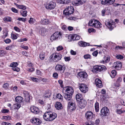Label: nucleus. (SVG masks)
Segmentation results:
<instances>
[{
  "label": "nucleus",
  "instance_id": "29",
  "mask_svg": "<svg viewBox=\"0 0 125 125\" xmlns=\"http://www.w3.org/2000/svg\"><path fill=\"white\" fill-rule=\"evenodd\" d=\"M22 98L20 96H18L15 98L16 101L19 103H21L22 102Z\"/></svg>",
  "mask_w": 125,
  "mask_h": 125
},
{
  "label": "nucleus",
  "instance_id": "59",
  "mask_svg": "<svg viewBox=\"0 0 125 125\" xmlns=\"http://www.w3.org/2000/svg\"><path fill=\"white\" fill-rule=\"evenodd\" d=\"M98 54V52L97 51H96L92 53L93 56L95 57H96L97 56Z\"/></svg>",
  "mask_w": 125,
  "mask_h": 125
},
{
  "label": "nucleus",
  "instance_id": "26",
  "mask_svg": "<svg viewBox=\"0 0 125 125\" xmlns=\"http://www.w3.org/2000/svg\"><path fill=\"white\" fill-rule=\"evenodd\" d=\"M55 107L56 109L58 110L62 108V104L59 102H57L56 103Z\"/></svg>",
  "mask_w": 125,
  "mask_h": 125
},
{
  "label": "nucleus",
  "instance_id": "34",
  "mask_svg": "<svg viewBox=\"0 0 125 125\" xmlns=\"http://www.w3.org/2000/svg\"><path fill=\"white\" fill-rule=\"evenodd\" d=\"M16 6L19 9H22L23 10H25L26 9V7L23 5H19L16 4Z\"/></svg>",
  "mask_w": 125,
  "mask_h": 125
},
{
  "label": "nucleus",
  "instance_id": "45",
  "mask_svg": "<svg viewBox=\"0 0 125 125\" xmlns=\"http://www.w3.org/2000/svg\"><path fill=\"white\" fill-rule=\"evenodd\" d=\"M11 37L13 39L15 40L17 38V36L16 35L12 33L11 35Z\"/></svg>",
  "mask_w": 125,
  "mask_h": 125
},
{
  "label": "nucleus",
  "instance_id": "3",
  "mask_svg": "<svg viewBox=\"0 0 125 125\" xmlns=\"http://www.w3.org/2000/svg\"><path fill=\"white\" fill-rule=\"evenodd\" d=\"M101 24L100 22L96 20H91L89 22L88 25L93 27L97 28L101 27Z\"/></svg>",
  "mask_w": 125,
  "mask_h": 125
},
{
  "label": "nucleus",
  "instance_id": "27",
  "mask_svg": "<svg viewBox=\"0 0 125 125\" xmlns=\"http://www.w3.org/2000/svg\"><path fill=\"white\" fill-rule=\"evenodd\" d=\"M71 39L73 40H77L80 39V36L76 35H72L71 36Z\"/></svg>",
  "mask_w": 125,
  "mask_h": 125
},
{
  "label": "nucleus",
  "instance_id": "7",
  "mask_svg": "<svg viewBox=\"0 0 125 125\" xmlns=\"http://www.w3.org/2000/svg\"><path fill=\"white\" fill-rule=\"evenodd\" d=\"M74 11L73 7L72 6H70L64 10L63 13L66 16H69L73 13Z\"/></svg>",
  "mask_w": 125,
  "mask_h": 125
},
{
  "label": "nucleus",
  "instance_id": "63",
  "mask_svg": "<svg viewBox=\"0 0 125 125\" xmlns=\"http://www.w3.org/2000/svg\"><path fill=\"white\" fill-rule=\"evenodd\" d=\"M14 29L16 31L18 32H20L21 31L20 29L17 27H14Z\"/></svg>",
  "mask_w": 125,
  "mask_h": 125
},
{
  "label": "nucleus",
  "instance_id": "24",
  "mask_svg": "<svg viewBox=\"0 0 125 125\" xmlns=\"http://www.w3.org/2000/svg\"><path fill=\"white\" fill-rule=\"evenodd\" d=\"M31 112L37 114L39 112V109L37 107L35 106H32L31 107Z\"/></svg>",
  "mask_w": 125,
  "mask_h": 125
},
{
  "label": "nucleus",
  "instance_id": "16",
  "mask_svg": "<svg viewBox=\"0 0 125 125\" xmlns=\"http://www.w3.org/2000/svg\"><path fill=\"white\" fill-rule=\"evenodd\" d=\"M56 6V4L52 1L47 4L45 7L47 9L52 10L54 9Z\"/></svg>",
  "mask_w": 125,
  "mask_h": 125
},
{
  "label": "nucleus",
  "instance_id": "35",
  "mask_svg": "<svg viewBox=\"0 0 125 125\" xmlns=\"http://www.w3.org/2000/svg\"><path fill=\"white\" fill-rule=\"evenodd\" d=\"M20 12L23 16L25 17L27 15V11L26 10H21L20 11Z\"/></svg>",
  "mask_w": 125,
  "mask_h": 125
},
{
  "label": "nucleus",
  "instance_id": "55",
  "mask_svg": "<svg viewBox=\"0 0 125 125\" xmlns=\"http://www.w3.org/2000/svg\"><path fill=\"white\" fill-rule=\"evenodd\" d=\"M88 32L89 33H90L92 32H95V30L93 28H90L88 29Z\"/></svg>",
  "mask_w": 125,
  "mask_h": 125
},
{
  "label": "nucleus",
  "instance_id": "40",
  "mask_svg": "<svg viewBox=\"0 0 125 125\" xmlns=\"http://www.w3.org/2000/svg\"><path fill=\"white\" fill-rule=\"evenodd\" d=\"M83 58L85 59H91V55L89 54L84 55L83 56Z\"/></svg>",
  "mask_w": 125,
  "mask_h": 125
},
{
  "label": "nucleus",
  "instance_id": "19",
  "mask_svg": "<svg viewBox=\"0 0 125 125\" xmlns=\"http://www.w3.org/2000/svg\"><path fill=\"white\" fill-rule=\"evenodd\" d=\"M95 83L97 87L101 88L102 87V82L100 79L98 78L96 79L95 80Z\"/></svg>",
  "mask_w": 125,
  "mask_h": 125
},
{
  "label": "nucleus",
  "instance_id": "4",
  "mask_svg": "<svg viewBox=\"0 0 125 125\" xmlns=\"http://www.w3.org/2000/svg\"><path fill=\"white\" fill-rule=\"evenodd\" d=\"M62 35L61 32L59 31H56L51 36L50 39L51 41H52L53 40L60 39L62 38Z\"/></svg>",
  "mask_w": 125,
  "mask_h": 125
},
{
  "label": "nucleus",
  "instance_id": "20",
  "mask_svg": "<svg viewBox=\"0 0 125 125\" xmlns=\"http://www.w3.org/2000/svg\"><path fill=\"white\" fill-rule=\"evenodd\" d=\"M23 93L26 101L27 102H28L30 99V96L28 92L25 91H23Z\"/></svg>",
  "mask_w": 125,
  "mask_h": 125
},
{
  "label": "nucleus",
  "instance_id": "36",
  "mask_svg": "<svg viewBox=\"0 0 125 125\" xmlns=\"http://www.w3.org/2000/svg\"><path fill=\"white\" fill-rule=\"evenodd\" d=\"M51 94L50 92L48 91H47L46 92L44 96L45 97L49 98L50 97Z\"/></svg>",
  "mask_w": 125,
  "mask_h": 125
},
{
  "label": "nucleus",
  "instance_id": "23",
  "mask_svg": "<svg viewBox=\"0 0 125 125\" xmlns=\"http://www.w3.org/2000/svg\"><path fill=\"white\" fill-rule=\"evenodd\" d=\"M73 5L78 6L82 4L83 3L81 0H75L72 2Z\"/></svg>",
  "mask_w": 125,
  "mask_h": 125
},
{
  "label": "nucleus",
  "instance_id": "31",
  "mask_svg": "<svg viewBox=\"0 0 125 125\" xmlns=\"http://www.w3.org/2000/svg\"><path fill=\"white\" fill-rule=\"evenodd\" d=\"M39 32L42 35H43L46 31V29L44 28H41L39 30Z\"/></svg>",
  "mask_w": 125,
  "mask_h": 125
},
{
  "label": "nucleus",
  "instance_id": "18",
  "mask_svg": "<svg viewBox=\"0 0 125 125\" xmlns=\"http://www.w3.org/2000/svg\"><path fill=\"white\" fill-rule=\"evenodd\" d=\"M114 65L115 66V68L118 70L120 69L122 66V64L121 62L117 61L114 62Z\"/></svg>",
  "mask_w": 125,
  "mask_h": 125
},
{
  "label": "nucleus",
  "instance_id": "2",
  "mask_svg": "<svg viewBox=\"0 0 125 125\" xmlns=\"http://www.w3.org/2000/svg\"><path fill=\"white\" fill-rule=\"evenodd\" d=\"M62 57V55L60 53H53L49 57V61L51 62H57L61 60Z\"/></svg>",
  "mask_w": 125,
  "mask_h": 125
},
{
  "label": "nucleus",
  "instance_id": "41",
  "mask_svg": "<svg viewBox=\"0 0 125 125\" xmlns=\"http://www.w3.org/2000/svg\"><path fill=\"white\" fill-rule=\"evenodd\" d=\"M104 60H103V62L104 63L108 62L109 60L110 59L108 57H104Z\"/></svg>",
  "mask_w": 125,
  "mask_h": 125
},
{
  "label": "nucleus",
  "instance_id": "9",
  "mask_svg": "<svg viewBox=\"0 0 125 125\" xmlns=\"http://www.w3.org/2000/svg\"><path fill=\"white\" fill-rule=\"evenodd\" d=\"M85 115L86 119L88 121L94 119L95 116L93 113L90 111H87Z\"/></svg>",
  "mask_w": 125,
  "mask_h": 125
},
{
  "label": "nucleus",
  "instance_id": "37",
  "mask_svg": "<svg viewBox=\"0 0 125 125\" xmlns=\"http://www.w3.org/2000/svg\"><path fill=\"white\" fill-rule=\"evenodd\" d=\"M95 111L96 112H98L99 110V103L98 102L95 103Z\"/></svg>",
  "mask_w": 125,
  "mask_h": 125
},
{
  "label": "nucleus",
  "instance_id": "13",
  "mask_svg": "<svg viewBox=\"0 0 125 125\" xmlns=\"http://www.w3.org/2000/svg\"><path fill=\"white\" fill-rule=\"evenodd\" d=\"M105 24L106 26L111 30H112L115 27V24L114 21H110L106 22Z\"/></svg>",
  "mask_w": 125,
  "mask_h": 125
},
{
  "label": "nucleus",
  "instance_id": "61",
  "mask_svg": "<svg viewBox=\"0 0 125 125\" xmlns=\"http://www.w3.org/2000/svg\"><path fill=\"white\" fill-rule=\"evenodd\" d=\"M71 1L70 0H63V4H68Z\"/></svg>",
  "mask_w": 125,
  "mask_h": 125
},
{
  "label": "nucleus",
  "instance_id": "54",
  "mask_svg": "<svg viewBox=\"0 0 125 125\" xmlns=\"http://www.w3.org/2000/svg\"><path fill=\"white\" fill-rule=\"evenodd\" d=\"M63 49V47L61 46H58L57 48V50L58 51H60Z\"/></svg>",
  "mask_w": 125,
  "mask_h": 125
},
{
  "label": "nucleus",
  "instance_id": "25",
  "mask_svg": "<svg viewBox=\"0 0 125 125\" xmlns=\"http://www.w3.org/2000/svg\"><path fill=\"white\" fill-rule=\"evenodd\" d=\"M79 45L81 47H85L87 46H89L90 44L88 43H86L83 41L80 42H78Z\"/></svg>",
  "mask_w": 125,
  "mask_h": 125
},
{
  "label": "nucleus",
  "instance_id": "60",
  "mask_svg": "<svg viewBox=\"0 0 125 125\" xmlns=\"http://www.w3.org/2000/svg\"><path fill=\"white\" fill-rule=\"evenodd\" d=\"M34 68L32 67L30 68H29L27 70V71L29 72H31L34 71Z\"/></svg>",
  "mask_w": 125,
  "mask_h": 125
},
{
  "label": "nucleus",
  "instance_id": "12",
  "mask_svg": "<svg viewBox=\"0 0 125 125\" xmlns=\"http://www.w3.org/2000/svg\"><path fill=\"white\" fill-rule=\"evenodd\" d=\"M115 0H101V3L102 4L109 5L114 3Z\"/></svg>",
  "mask_w": 125,
  "mask_h": 125
},
{
  "label": "nucleus",
  "instance_id": "1",
  "mask_svg": "<svg viewBox=\"0 0 125 125\" xmlns=\"http://www.w3.org/2000/svg\"><path fill=\"white\" fill-rule=\"evenodd\" d=\"M57 116V115L56 113L51 112H46L43 116L44 119L46 121H48L53 120Z\"/></svg>",
  "mask_w": 125,
  "mask_h": 125
},
{
  "label": "nucleus",
  "instance_id": "57",
  "mask_svg": "<svg viewBox=\"0 0 125 125\" xmlns=\"http://www.w3.org/2000/svg\"><path fill=\"white\" fill-rule=\"evenodd\" d=\"M12 69L13 71L18 72L20 71V69L17 67L15 68H12Z\"/></svg>",
  "mask_w": 125,
  "mask_h": 125
},
{
  "label": "nucleus",
  "instance_id": "8",
  "mask_svg": "<svg viewBox=\"0 0 125 125\" xmlns=\"http://www.w3.org/2000/svg\"><path fill=\"white\" fill-rule=\"evenodd\" d=\"M79 89L83 93H85L88 91V88L86 84L84 83L79 84Z\"/></svg>",
  "mask_w": 125,
  "mask_h": 125
},
{
  "label": "nucleus",
  "instance_id": "58",
  "mask_svg": "<svg viewBox=\"0 0 125 125\" xmlns=\"http://www.w3.org/2000/svg\"><path fill=\"white\" fill-rule=\"evenodd\" d=\"M117 113L118 114H121L123 113V111L121 109H116Z\"/></svg>",
  "mask_w": 125,
  "mask_h": 125
},
{
  "label": "nucleus",
  "instance_id": "22",
  "mask_svg": "<svg viewBox=\"0 0 125 125\" xmlns=\"http://www.w3.org/2000/svg\"><path fill=\"white\" fill-rule=\"evenodd\" d=\"M72 95H71V94H64V98L67 101H72Z\"/></svg>",
  "mask_w": 125,
  "mask_h": 125
},
{
  "label": "nucleus",
  "instance_id": "17",
  "mask_svg": "<svg viewBox=\"0 0 125 125\" xmlns=\"http://www.w3.org/2000/svg\"><path fill=\"white\" fill-rule=\"evenodd\" d=\"M79 106L81 108H83L85 106L86 102V101L84 99H81L79 101Z\"/></svg>",
  "mask_w": 125,
  "mask_h": 125
},
{
  "label": "nucleus",
  "instance_id": "50",
  "mask_svg": "<svg viewBox=\"0 0 125 125\" xmlns=\"http://www.w3.org/2000/svg\"><path fill=\"white\" fill-rule=\"evenodd\" d=\"M4 42L6 43H10L11 42V40L9 39H7L4 40Z\"/></svg>",
  "mask_w": 125,
  "mask_h": 125
},
{
  "label": "nucleus",
  "instance_id": "48",
  "mask_svg": "<svg viewBox=\"0 0 125 125\" xmlns=\"http://www.w3.org/2000/svg\"><path fill=\"white\" fill-rule=\"evenodd\" d=\"M53 76L55 78L57 79L58 77V74L56 72L54 73L53 74Z\"/></svg>",
  "mask_w": 125,
  "mask_h": 125
},
{
  "label": "nucleus",
  "instance_id": "30",
  "mask_svg": "<svg viewBox=\"0 0 125 125\" xmlns=\"http://www.w3.org/2000/svg\"><path fill=\"white\" fill-rule=\"evenodd\" d=\"M21 106V105L19 104H15L12 106L13 107L14 109H18Z\"/></svg>",
  "mask_w": 125,
  "mask_h": 125
},
{
  "label": "nucleus",
  "instance_id": "10",
  "mask_svg": "<svg viewBox=\"0 0 125 125\" xmlns=\"http://www.w3.org/2000/svg\"><path fill=\"white\" fill-rule=\"evenodd\" d=\"M87 76V73L85 72H82L79 73L78 74V76L80 80L83 81L84 79L86 78Z\"/></svg>",
  "mask_w": 125,
  "mask_h": 125
},
{
  "label": "nucleus",
  "instance_id": "62",
  "mask_svg": "<svg viewBox=\"0 0 125 125\" xmlns=\"http://www.w3.org/2000/svg\"><path fill=\"white\" fill-rule=\"evenodd\" d=\"M62 29L64 30H66L67 29V27L66 25H64L62 26Z\"/></svg>",
  "mask_w": 125,
  "mask_h": 125
},
{
  "label": "nucleus",
  "instance_id": "32",
  "mask_svg": "<svg viewBox=\"0 0 125 125\" xmlns=\"http://www.w3.org/2000/svg\"><path fill=\"white\" fill-rule=\"evenodd\" d=\"M49 21L47 19H45L43 20H42L41 21V23L43 24H48Z\"/></svg>",
  "mask_w": 125,
  "mask_h": 125
},
{
  "label": "nucleus",
  "instance_id": "33",
  "mask_svg": "<svg viewBox=\"0 0 125 125\" xmlns=\"http://www.w3.org/2000/svg\"><path fill=\"white\" fill-rule=\"evenodd\" d=\"M116 74V71L115 70H113L111 72L110 76L112 78H113L115 77Z\"/></svg>",
  "mask_w": 125,
  "mask_h": 125
},
{
  "label": "nucleus",
  "instance_id": "47",
  "mask_svg": "<svg viewBox=\"0 0 125 125\" xmlns=\"http://www.w3.org/2000/svg\"><path fill=\"white\" fill-rule=\"evenodd\" d=\"M17 20L19 21H22L25 22L26 21V18H18Z\"/></svg>",
  "mask_w": 125,
  "mask_h": 125
},
{
  "label": "nucleus",
  "instance_id": "51",
  "mask_svg": "<svg viewBox=\"0 0 125 125\" xmlns=\"http://www.w3.org/2000/svg\"><path fill=\"white\" fill-rule=\"evenodd\" d=\"M9 110L7 109H3L1 110V112L3 113H5L8 112Z\"/></svg>",
  "mask_w": 125,
  "mask_h": 125
},
{
  "label": "nucleus",
  "instance_id": "11",
  "mask_svg": "<svg viewBox=\"0 0 125 125\" xmlns=\"http://www.w3.org/2000/svg\"><path fill=\"white\" fill-rule=\"evenodd\" d=\"M101 115L102 116H107L109 114V109L107 107H104L101 109Z\"/></svg>",
  "mask_w": 125,
  "mask_h": 125
},
{
  "label": "nucleus",
  "instance_id": "42",
  "mask_svg": "<svg viewBox=\"0 0 125 125\" xmlns=\"http://www.w3.org/2000/svg\"><path fill=\"white\" fill-rule=\"evenodd\" d=\"M3 20L4 21L10 22L11 21V19L10 17H7L4 18Z\"/></svg>",
  "mask_w": 125,
  "mask_h": 125
},
{
  "label": "nucleus",
  "instance_id": "38",
  "mask_svg": "<svg viewBox=\"0 0 125 125\" xmlns=\"http://www.w3.org/2000/svg\"><path fill=\"white\" fill-rule=\"evenodd\" d=\"M18 65V64L17 62H13L10 64V66L13 68L17 67Z\"/></svg>",
  "mask_w": 125,
  "mask_h": 125
},
{
  "label": "nucleus",
  "instance_id": "5",
  "mask_svg": "<svg viewBox=\"0 0 125 125\" xmlns=\"http://www.w3.org/2000/svg\"><path fill=\"white\" fill-rule=\"evenodd\" d=\"M93 68V71L96 73L106 70V67L103 65H97L94 66Z\"/></svg>",
  "mask_w": 125,
  "mask_h": 125
},
{
  "label": "nucleus",
  "instance_id": "53",
  "mask_svg": "<svg viewBox=\"0 0 125 125\" xmlns=\"http://www.w3.org/2000/svg\"><path fill=\"white\" fill-rule=\"evenodd\" d=\"M58 82L60 84V86L62 88L63 87V81L61 80H60L58 81Z\"/></svg>",
  "mask_w": 125,
  "mask_h": 125
},
{
  "label": "nucleus",
  "instance_id": "56",
  "mask_svg": "<svg viewBox=\"0 0 125 125\" xmlns=\"http://www.w3.org/2000/svg\"><path fill=\"white\" fill-rule=\"evenodd\" d=\"M11 10L13 12L16 13H17L18 12V10L14 8H11Z\"/></svg>",
  "mask_w": 125,
  "mask_h": 125
},
{
  "label": "nucleus",
  "instance_id": "28",
  "mask_svg": "<svg viewBox=\"0 0 125 125\" xmlns=\"http://www.w3.org/2000/svg\"><path fill=\"white\" fill-rule=\"evenodd\" d=\"M82 95L81 94H77L76 96V99L77 101H79L81 99H82Z\"/></svg>",
  "mask_w": 125,
  "mask_h": 125
},
{
  "label": "nucleus",
  "instance_id": "15",
  "mask_svg": "<svg viewBox=\"0 0 125 125\" xmlns=\"http://www.w3.org/2000/svg\"><path fill=\"white\" fill-rule=\"evenodd\" d=\"M30 121L34 125H39L42 123L41 121L39 119L36 118L31 119Z\"/></svg>",
  "mask_w": 125,
  "mask_h": 125
},
{
  "label": "nucleus",
  "instance_id": "43",
  "mask_svg": "<svg viewBox=\"0 0 125 125\" xmlns=\"http://www.w3.org/2000/svg\"><path fill=\"white\" fill-rule=\"evenodd\" d=\"M40 58L41 60H43L45 58L44 53L43 52L41 53L40 54Z\"/></svg>",
  "mask_w": 125,
  "mask_h": 125
},
{
  "label": "nucleus",
  "instance_id": "6",
  "mask_svg": "<svg viewBox=\"0 0 125 125\" xmlns=\"http://www.w3.org/2000/svg\"><path fill=\"white\" fill-rule=\"evenodd\" d=\"M65 66L64 64H57L55 67V70L57 72L61 73H63L65 70Z\"/></svg>",
  "mask_w": 125,
  "mask_h": 125
},
{
  "label": "nucleus",
  "instance_id": "44",
  "mask_svg": "<svg viewBox=\"0 0 125 125\" xmlns=\"http://www.w3.org/2000/svg\"><path fill=\"white\" fill-rule=\"evenodd\" d=\"M35 20L34 19L31 18L29 21V22L30 24H33L35 22Z\"/></svg>",
  "mask_w": 125,
  "mask_h": 125
},
{
  "label": "nucleus",
  "instance_id": "49",
  "mask_svg": "<svg viewBox=\"0 0 125 125\" xmlns=\"http://www.w3.org/2000/svg\"><path fill=\"white\" fill-rule=\"evenodd\" d=\"M9 86V84L7 83H6L4 84L3 86V87L5 89H7L8 88Z\"/></svg>",
  "mask_w": 125,
  "mask_h": 125
},
{
  "label": "nucleus",
  "instance_id": "21",
  "mask_svg": "<svg viewBox=\"0 0 125 125\" xmlns=\"http://www.w3.org/2000/svg\"><path fill=\"white\" fill-rule=\"evenodd\" d=\"M74 92L73 90L71 87H68L66 88L65 94H71L72 95Z\"/></svg>",
  "mask_w": 125,
  "mask_h": 125
},
{
  "label": "nucleus",
  "instance_id": "39",
  "mask_svg": "<svg viewBox=\"0 0 125 125\" xmlns=\"http://www.w3.org/2000/svg\"><path fill=\"white\" fill-rule=\"evenodd\" d=\"M57 97L62 101L63 100V97L60 94L58 93L56 95Z\"/></svg>",
  "mask_w": 125,
  "mask_h": 125
},
{
  "label": "nucleus",
  "instance_id": "14",
  "mask_svg": "<svg viewBox=\"0 0 125 125\" xmlns=\"http://www.w3.org/2000/svg\"><path fill=\"white\" fill-rule=\"evenodd\" d=\"M68 109L70 111H73L76 109V106L74 103L72 101L68 102Z\"/></svg>",
  "mask_w": 125,
  "mask_h": 125
},
{
  "label": "nucleus",
  "instance_id": "64",
  "mask_svg": "<svg viewBox=\"0 0 125 125\" xmlns=\"http://www.w3.org/2000/svg\"><path fill=\"white\" fill-rule=\"evenodd\" d=\"M2 125H11L10 123L4 122H2Z\"/></svg>",
  "mask_w": 125,
  "mask_h": 125
},
{
  "label": "nucleus",
  "instance_id": "46",
  "mask_svg": "<svg viewBox=\"0 0 125 125\" xmlns=\"http://www.w3.org/2000/svg\"><path fill=\"white\" fill-rule=\"evenodd\" d=\"M6 52L3 50L0 51V56H4Z\"/></svg>",
  "mask_w": 125,
  "mask_h": 125
},
{
  "label": "nucleus",
  "instance_id": "52",
  "mask_svg": "<svg viewBox=\"0 0 125 125\" xmlns=\"http://www.w3.org/2000/svg\"><path fill=\"white\" fill-rule=\"evenodd\" d=\"M116 57L117 59H121L123 58V56L120 55H117L116 56Z\"/></svg>",
  "mask_w": 125,
  "mask_h": 125
}]
</instances>
